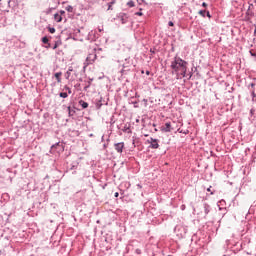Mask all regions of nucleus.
<instances>
[{
  "instance_id": "f257e3e1",
  "label": "nucleus",
  "mask_w": 256,
  "mask_h": 256,
  "mask_svg": "<svg viewBox=\"0 0 256 256\" xmlns=\"http://www.w3.org/2000/svg\"><path fill=\"white\" fill-rule=\"evenodd\" d=\"M170 67L172 69V73L176 75L177 79H182V77L187 75V61L179 57L174 58Z\"/></svg>"
},
{
  "instance_id": "f03ea898",
  "label": "nucleus",
  "mask_w": 256,
  "mask_h": 256,
  "mask_svg": "<svg viewBox=\"0 0 256 256\" xmlns=\"http://www.w3.org/2000/svg\"><path fill=\"white\" fill-rule=\"evenodd\" d=\"M173 127L171 126V122H166L164 126H161L160 131L163 133H171Z\"/></svg>"
},
{
  "instance_id": "7ed1b4c3",
  "label": "nucleus",
  "mask_w": 256,
  "mask_h": 256,
  "mask_svg": "<svg viewBox=\"0 0 256 256\" xmlns=\"http://www.w3.org/2000/svg\"><path fill=\"white\" fill-rule=\"evenodd\" d=\"M148 143H150L151 149H159V140L150 138V140H148Z\"/></svg>"
},
{
  "instance_id": "20e7f679",
  "label": "nucleus",
  "mask_w": 256,
  "mask_h": 256,
  "mask_svg": "<svg viewBox=\"0 0 256 256\" xmlns=\"http://www.w3.org/2000/svg\"><path fill=\"white\" fill-rule=\"evenodd\" d=\"M115 150L117 151V153H123V149L125 148V143L120 142V143H116L114 145Z\"/></svg>"
},
{
  "instance_id": "39448f33",
  "label": "nucleus",
  "mask_w": 256,
  "mask_h": 256,
  "mask_svg": "<svg viewBox=\"0 0 256 256\" xmlns=\"http://www.w3.org/2000/svg\"><path fill=\"white\" fill-rule=\"evenodd\" d=\"M120 21L122 23V25H125V23L127 22V20L129 19V16H127V14L123 13V14H120Z\"/></svg>"
},
{
  "instance_id": "423d86ee",
  "label": "nucleus",
  "mask_w": 256,
  "mask_h": 256,
  "mask_svg": "<svg viewBox=\"0 0 256 256\" xmlns=\"http://www.w3.org/2000/svg\"><path fill=\"white\" fill-rule=\"evenodd\" d=\"M54 20L56 21V23H61V21H63V16H61V14L56 13L54 14Z\"/></svg>"
},
{
  "instance_id": "0eeeda50",
  "label": "nucleus",
  "mask_w": 256,
  "mask_h": 256,
  "mask_svg": "<svg viewBox=\"0 0 256 256\" xmlns=\"http://www.w3.org/2000/svg\"><path fill=\"white\" fill-rule=\"evenodd\" d=\"M92 57H93V59H92ZM95 58H96V56L90 54V55L86 58L87 65H91L92 61H95ZM91 59H92V61H91Z\"/></svg>"
},
{
  "instance_id": "6e6552de",
  "label": "nucleus",
  "mask_w": 256,
  "mask_h": 256,
  "mask_svg": "<svg viewBox=\"0 0 256 256\" xmlns=\"http://www.w3.org/2000/svg\"><path fill=\"white\" fill-rule=\"evenodd\" d=\"M79 105H81L82 109H87V107H89V103H87L83 100L79 101Z\"/></svg>"
},
{
  "instance_id": "1a4fd4ad",
  "label": "nucleus",
  "mask_w": 256,
  "mask_h": 256,
  "mask_svg": "<svg viewBox=\"0 0 256 256\" xmlns=\"http://www.w3.org/2000/svg\"><path fill=\"white\" fill-rule=\"evenodd\" d=\"M61 75H63L61 72L55 73L54 77L56 78L57 83H61Z\"/></svg>"
},
{
  "instance_id": "9d476101",
  "label": "nucleus",
  "mask_w": 256,
  "mask_h": 256,
  "mask_svg": "<svg viewBox=\"0 0 256 256\" xmlns=\"http://www.w3.org/2000/svg\"><path fill=\"white\" fill-rule=\"evenodd\" d=\"M66 11H68V13H73V6H71V5H68V6H66Z\"/></svg>"
},
{
  "instance_id": "9b49d317",
  "label": "nucleus",
  "mask_w": 256,
  "mask_h": 256,
  "mask_svg": "<svg viewBox=\"0 0 256 256\" xmlns=\"http://www.w3.org/2000/svg\"><path fill=\"white\" fill-rule=\"evenodd\" d=\"M42 43H44L45 45H47V43H49V38H47V36L42 38Z\"/></svg>"
},
{
  "instance_id": "f8f14e48",
  "label": "nucleus",
  "mask_w": 256,
  "mask_h": 256,
  "mask_svg": "<svg viewBox=\"0 0 256 256\" xmlns=\"http://www.w3.org/2000/svg\"><path fill=\"white\" fill-rule=\"evenodd\" d=\"M60 97H62V99H67L68 97L67 92H61Z\"/></svg>"
},
{
  "instance_id": "ddd939ff",
  "label": "nucleus",
  "mask_w": 256,
  "mask_h": 256,
  "mask_svg": "<svg viewBox=\"0 0 256 256\" xmlns=\"http://www.w3.org/2000/svg\"><path fill=\"white\" fill-rule=\"evenodd\" d=\"M113 5H115V0H112L108 6V10H112Z\"/></svg>"
},
{
  "instance_id": "4468645a",
  "label": "nucleus",
  "mask_w": 256,
  "mask_h": 256,
  "mask_svg": "<svg viewBox=\"0 0 256 256\" xmlns=\"http://www.w3.org/2000/svg\"><path fill=\"white\" fill-rule=\"evenodd\" d=\"M127 5H128V7H135V2L129 1V2L127 3Z\"/></svg>"
},
{
  "instance_id": "2eb2a0df",
  "label": "nucleus",
  "mask_w": 256,
  "mask_h": 256,
  "mask_svg": "<svg viewBox=\"0 0 256 256\" xmlns=\"http://www.w3.org/2000/svg\"><path fill=\"white\" fill-rule=\"evenodd\" d=\"M198 13H199V15H201L202 17H205V13H207V11H205V10H200Z\"/></svg>"
},
{
  "instance_id": "dca6fc26",
  "label": "nucleus",
  "mask_w": 256,
  "mask_h": 256,
  "mask_svg": "<svg viewBox=\"0 0 256 256\" xmlns=\"http://www.w3.org/2000/svg\"><path fill=\"white\" fill-rule=\"evenodd\" d=\"M48 30H49V33H52V34L55 33V28H49Z\"/></svg>"
},
{
  "instance_id": "f3484780",
  "label": "nucleus",
  "mask_w": 256,
  "mask_h": 256,
  "mask_svg": "<svg viewBox=\"0 0 256 256\" xmlns=\"http://www.w3.org/2000/svg\"><path fill=\"white\" fill-rule=\"evenodd\" d=\"M58 14L61 15V17H63V15H65V11L61 10Z\"/></svg>"
},
{
  "instance_id": "a211bd4d",
  "label": "nucleus",
  "mask_w": 256,
  "mask_h": 256,
  "mask_svg": "<svg viewBox=\"0 0 256 256\" xmlns=\"http://www.w3.org/2000/svg\"><path fill=\"white\" fill-rule=\"evenodd\" d=\"M135 15H138L139 17H142L143 13L142 12H136Z\"/></svg>"
},
{
  "instance_id": "6ab92c4d",
  "label": "nucleus",
  "mask_w": 256,
  "mask_h": 256,
  "mask_svg": "<svg viewBox=\"0 0 256 256\" xmlns=\"http://www.w3.org/2000/svg\"><path fill=\"white\" fill-rule=\"evenodd\" d=\"M208 193H210L211 195H213V191H211V186L207 189Z\"/></svg>"
},
{
  "instance_id": "aec40b11",
  "label": "nucleus",
  "mask_w": 256,
  "mask_h": 256,
  "mask_svg": "<svg viewBox=\"0 0 256 256\" xmlns=\"http://www.w3.org/2000/svg\"><path fill=\"white\" fill-rule=\"evenodd\" d=\"M168 25H169V27H173L175 24H174L172 21H170V22L168 23Z\"/></svg>"
},
{
  "instance_id": "412c9836",
  "label": "nucleus",
  "mask_w": 256,
  "mask_h": 256,
  "mask_svg": "<svg viewBox=\"0 0 256 256\" xmlns=\"http://www.w3.org/2000/svg\"><path fill=\"white\" fill-rule=\"evenodd\" d=\"M250 54L252 55V57H256V53H253V50L250 51Z\"/></svg>"
},
{
  "instance_id": "4be33fe9",
  "label": "nucleus",
  "mask_w": 256,
  "mask_h": 256,
  "mask_svg": "<svg viewBox=\"0 0 256 256\" xmlns=\"http://www.w3.org/2000/svg\"><path fill=\"white\" fill-rule=\"evenodd\" d=\"M66 75H67V78H69L71 76V72L67 71Z\"/></svg>"
},
{
  "instance_id": "5701e85b",
  "label": "nucleus",
  "mask_w": 256,
  "mask_h": 256,
  "mask_svg": "<svg viewBox=\"0 0 256 256\" xmlns=\"http://www.w3.org/2000/svg\"><path fill=\"white\" fill-rule=\"evenodd\" d=\"M57 47H59V44H55L54 46H53V49H57Z\"/></svg>"
},
{
  "instance_id": "b1692460",
  "label": "nucleus",
  "mask_w": 256,
  "mask_h": 256,
  "mask_svg": "<svg viewBox=\"0 0 256 256\" xmlns=\"http://www.w3.org/2000/svg\"><path fill=\"white\" fill-rule=\"evenodd\" d=\"M202 7H207V3L203 2Z\"/></svg>"
},
{
  "instance_id": "393cba45",
  "label": "nucleus",
  "mask_w": 256,
  "mask_h": 256,
  "mask_svg": "<svg viewBox=\"0 0 256 256\" xmlns=\"http://www.w3.org/2000/svg\"><path fill=\"white\" fill-rule=\"evenodd\" d=\"M114 197H119V192H116V193L114 194Z\"/></svg>"
},
{
  "instance_id": "a878e982",
  "label": "nucleus",
  "mask_w": 256,
  "mask_h": 256,
  "mask_svg": "<svg viewBox=\"0 0 256 256\" xmlns=\"http://www.w3.org/2000/svg\"><path fill=\"white\" fill-rule=\"evenodd\" d=\"M68 71H69V73H71V71H73V68L70 67V68L68 69Z\"/></svg>"
},
{
  "instance_id": "bb28decb",
  "label": "nucleus",
  "mask_w": 256,
  "mask_h": 256,
  "mask_svg": "<svg viewBox=\"0 0 256 256\" xmlns=\"http://www.w3.org/2000/svg\"><path fill=\"white\" fill-rule=\"evenodd\" d=\"M69 94H71V88H67Z\"/></svg>"
},
{
  "instance_id": "cd10ccee",
  "label": "nucleus",
  "mask_w": 256,
  "mask_h": 256,
  "mask_svg": "<svg viewBox=\"0 0 256 256\" xmlns=\"http://www.w3.org/2000/svg\"><path fill=\"white\" fill-rule=\"evenodd\" d=\"M69 115H71V107H68Z\"/></svg>"
},
{
  "instance_id": "c85d7f7f",
  "label": "nucleus",
  "mask_w": 256,
  "mask_h": 256,
  "mask_svg": "<svg viewBox=\"0 0 256 256\" xmlns=\"http://www.w3.org/2000/svg\"><path fill=\"white\" fill-rule=\"evenodd\" d=\"M207 17L211 18V14L209 12H207Z\"/></svg>"
},
{
  "instance_id": "c756f323",
  "label": "nucleus",
  "mask_w": 256,
  "mask_h": 256,
  "mask_svg": "<svg viewBox=\"0 0 256 256\" xmlns=\"http://www.w3.org/2000/svg\"><path fill=\"white\" fill-rule=\"evenodd\" d=\"M205 213H209V210L207 208L205 209Z\"/></svg>"
},
{
  "instance_id": "7c9ffc66",
  "label": "nucleus",
  "mask_w": 256,
  "mask_h": 256,
  "mask_svg": "<svg viewBox=\"0 0 256 256\" xmlns=\"http://www.w3.org/2000/svg\"><path fill=\"white\" fill-rule=\"evenodd\" d=\"M49 47H51V45H50V44H48L47 48H49Z\"/></svg>"
},
{
  "instance_id": "2f4dec72",
  "label": "nucleus",
  "mask_w": 256,
  "mask_h": 256,
  "mask_svg": "<svg viewBox=\"0 0 256 256\" xmlns=\"http://www.w3.org/2000/svg\"><path fill=\"white\" fill-rule=\"evenodd\" d=\"M146 75H149V71L146 72Z\"/></svg>"
}]
</instances>
